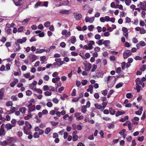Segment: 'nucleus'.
Returning <instances> with one entry per match:
<instances>
[{
  "label": "nucleus",
  "instance_id": "44",
  "mask_svg": "<svg viewBox=\"0 0 146 146\" xmlns=\"http://www.w3.org/2000/svg\"><path fill=\"white\" fill-rule=\"evenodd\" d=\"M50 24V22L49 21H48L44 23V25L45 27H49Z\"/></svg>",
  "mask_w": 146,
  "mask_h": 146
},
{
  "label": "nucleus",
  "instance_id": "42",
  "mask_svg": "<svg viewBox=\"0 0 146 146\" xmlns=\"http://www.w3.org/2000/svg\"><path fill=\"white\" fill-rule=\"evenodd\" d=\"M51 125L53 126H55L57 125L58 124V122H55L54 121H52L51 122Z\"/></svg>",
  "mask_w": 146,
  "mask_h": 146
},
{
  "label": "nucleus",
  "instance_id": "43",
  "mask_svg": "<svg viewBox=\"0 0 146 146\" xmlns=\"http://www.w3.org/2000/svg\"><path fill=\"white\" fill-rule=\"evenodd\" d=\"M131 0H125V3L127 5L129 6L131 3Z\"/></svg>",
  "mask_w": 146,
  "mask_h": 146
},
{
  "label": "nucleus",
  "instance_id": "36",
  "mask_svg": "<svg viewBox=\"0 0 146 146\" xmlns=\"http://www.w3.org/2000/svg\"><path fill=\"white\" fill-rule=\"evenodd\" d=\"M16 111V108L15 107H13V106H11L10 110V111L11 112V113H13L15 112V111Z\"/></svg>",
  "mask_w": 146,
  "mask_h": 146
},
{
  "label": "nucleus",
  "instance_id": "53",
  "mask_svg": "<svg viewBox=\"0 0 146 146\" xmlns=\"http://www.w3.org/2000/svg\"><path fill=\"white\" fill-rule=\"evenodd\" d=\"M32 94V92L29 90H28L26 92V94L27 96H29Z\"/></svg>",
  "mask_w": 146,
  "mask_h": 146
},
{
  "label": "nucleus",
  "instance_id": "3",
  "mask_svg": "<svg viewBox=\"0 0 146 146\" xmlns=\"http://www.w3.org/2000/svg\"><path fill=\"white\" fill-rule=\"evenodd\" d=\"M4 124L3 123L1 126V128H0V136H1L2 135H4L5 134V130L4 129V128L3 127V125H4Z\"/></svg>",
  "mask_w": 146,
  "mask_h": 146
},
{
  "label": "nucleus",
  "instance_id": "47",
  "mask_svg": "<svg viewBox=\"0 0 146 146\" xmlns=\"http://www.w3.org/2000/svg\"><path fill=\"white\" fill-rule=\"evenodd\" d=\"M33 137L35 138H38L39 137V135L37 132H35L33 135Z\"/></svg>",
  "mask_w": 146,
  "mask_h": 146
},
{
  "label": "nucleus",
  "instance_id": "63",
  "mask_svg": "<svg viewBox=\"0 0 146 146\" xmlns=\"http://www.w3.org/2000/svg\"><path fill=\"white\" fill-rule=\"evenodd\" d=\"M58 134L56 133H53L52 137L54 138H56L58 137Z\"/></svg>",
  "mask_w": 146,
  "mask_h": 146
},
{
  "label": "nucleus",
  "instance_id": "22",
  "mask_svg": "<svg viewBox=\"0 0 146 146\" xmlns=\"http://www.w3.org/2000/svg\"><path fill=\"white\" fill-rule=\"evenodd\" d=\"M87 106H83L82 108V111L83 113H85L86 112Z\"/></svg>",
  "mask_w": 146,
  "mask_h": 146
},
{
  "label": "nucleus",
  "instance_id": "29",
  "mask_svg": "<svg viewBox=\"0 0 146 146\" xmlns=\"http://www.w3.org/2000/svg\"><path fill=\"white\" fill-rule=\"evenodd\" d=\"M123 85V83L121 82H119L117 84L116 86V88H119L121 87Z\"/></svg>",
  "mask_w": 146,
  "mask_h": 146
},
{
  "label": "nucleus",
  "instance_id": "35",
  "mask_svg": "<svg viewBox=\"0 0 146 146\" xmlns=\"http://www.w3.org/2000/svg\"><path fill=\"white\" fill-rule=\"evenodd\" d=\"M88 83V81L86 80H82L81 82V83L82 85H85Z\"/></svg>",
  "mask_w": 146,
  "mask_h": 146
},
{
  "label": "nucleus",
  "instance_id": "41",
  "mask_svg": "<svg viewBox=\"0 0 146 146\" xmlns=\"http://www.w3.org/2000/svg\"><path fill=\"white\" fill-rule=\"evenodd\" d=\"M103 40V39L100 40L98 41H97L96 42V43L97 44H98L100 45H101L102 44H103L102 43V41Z\"/></svg>",
  "mask_w": 146,
  "mask_h": 146
},
{
  "label": "nucleus",
  "instance_id": "21",
  "mask_svg": "<svg viewBox=\"0 0 146 146\" xmlns=\"http://www.w3.org/2000/svg\"><path fill=\"white\" fill-rule=\"evenodd\" d=\"M51 130V129L50 127H48L46 128L45 130V133L46 134H48Z\"/></svg>",
  "mask_w": 146,
  "mask_h": 146
},
{
  "label": "nucleus",
  "instance_id": "61",
  "mask_svg": "<svg viewBox=\"0 0 146 146\" xmlns=\"http://www.w3.org/2000/svg\"><path fill=\"white\" fill-rule=\"evenodd\" d=\"M71 54L73 56H76L78 55V53L77 52L72 51L71 52Z\"/></svg>",
  "mask_w": 146,
  "mask_h": 146
},
{
  "label": "nucleus",
  "instance_id": "26",
  "mask_svg": "<svg viewBox=\"0 0 146 146\" xmlns=\"http://www.w3.org/2000/svg\"><path fill=\"white\" fill-rule=\"evenodd\" d=\"M0 144L2 145H8V142L6 141H4L2 142L1 141L0 143Z\"/></svg>",
  "mask_w": 146,
  "mask_h": 146
},
{
  "label": "nucleus",
  "instance_id": "2",
  "mask_svg": "<svg viewBox=\"0 0 146 146\" xmlns=\"http://www.w3.org/2000/svg\"><path fill=\"white\" fill-rule=\"evenodd\" d=\"M84 70L86 71H88L91 69L92 67V65L90 63L88 64L86 62V63H84Z\"/></svg>",
  "mask_w": 146,
  "mask_h": 146
},
{
  "label": "nucleus",
  "instance_id": "58",
  "mask_svg": "<svg viewBox=\"0 0 146 146\" xmlns=\"http://www.w3.org/2000/svg\"><path fill=\"white\" fill-rule=\"evenodd\" d=\"M102 93L104 96H106L107 94V90H105L102 92Z\"/></svg>",
  "mask_w": 146,
  "mask_h": 146
},
{
  "label": "nucleus",
  "instance_id": "27",
  "mask_svg": "<svg viewBox=\"0 0 146 146\" xmlns=\"http://www.w3.org/2000/svg\"><path fill=\"white\" fill-rule=\"evenodd\" d=\"M13 105V103L10 101L7 102L6 103V106L7 107H9L10 106H12Z\"/></svg>",
  "mask_w": 146,
  "mask_h": 146
},
{
  "label": "nucleus",
  "instance_id": "49",
  "mask_svg": "<svg viewBox=\"0 0 146 146\" xmlns=\"http://www.w3.org/2000/svg\"><path fill=\"white\" fill-rule=\"evenodd\" d=\"M144 139V137L142 136L141 137H138L137 140L140 141H142Z\"/></svg>",
  "mask_w": 146,
  "mask_h": 146
},
{
  "label": "nucleus",
  "instance_id": "38",
  "mask_svg": "<svg viewBox=\"0 0 146 146\" xmlns=\"http://www.w3.org/2000/svg\"><path fill=\"white\" fill-rule=\"evenodd\" d=\"M133 96L131 93H128L126 94V97L128 98H130L133 97Z\"/></svg>",
  "mask_w": 146,
  "mask_h": 146
},
{
  "label": "nucleus",
  "instance_id": "11",
  "mask_svg": "<svg viewBox=\"0 0 146 146\" xmlns=\"http://www.w3.org/2000/svg\"><path fill=\"white\" fill-rule=\"evenodd\" d=\"M27 40V38L25 37H24L22 39H19L17 41L20 43L22 44L25 42Z\"/></svg>",
  "mask_w": 146,
  "mask_h": 146
},
{
  "label": "nucleus",
  "instance_id": "50",
  "mask_svg": "<svg viewBox=\"0 0 146 146\" xmlns=\"http://www.w3.org/2000/svg\"><path fill=\"white\" fill-rule=\"evenodd\" d=\"M44 93L46 96H50L52 94L51 92L49 91L46 92Z\"/></svg>",
  "mask_w": 146,
  "mask_h": 146
},
{
  "label": "nucleus",
  "instance_id": "45",
  "mask_svg": "<svg viewBox=\"0 0 146 146\" xmlns=\"http://www.w3.org/2000/svg\"><path fill=\"white\" fill-rule=\"evenodd\" d=\"M140 32L141 34H144L146 33V31L144 28H142L141 29Z\"/></svg>",
  "mask_w": 146,
  "mask_h": 146
},
{
  "label": "nucleus",
  "instance_id": "64",
  "mask_svg": "<svg viewBox=\"0 0 146 146\" xmlns=\"http://www.w3.org/2000/svg\"><path fill=\"white\" fill-rule=\"evenodd\" d=\"M141 9L143 10L144 11H146V5L143 4L141 7H140Z\"/></svg>",
  "mask_w": 146,
  "mask_h": 146
},
{
  "label": "nucleus",
  "instance_id": "48",
  "mask_svg": "<svg viewBox=\"0 0 146 146\" xmlns=\"http://www.w3.org/2000/svg\"><path fill=\"white\" fill-rule=\"evenodd\" d=\"M18 124L19 125H22L24 123V121L23 120L19 121H17Z\"/></svg>",
  "mask_w": 146,
  "mask_h": 146
},
{
  "label": "nucleus",
  "instance_id": "56",
  "mask_svg": "<svg viewBox=\"0 0 146 146\" xmlns=\"http://www.w3.org/2000/svg\"><path fill=\"white\" fill-rule=\"evenodd\" d=\"M6 32L8 34H9L11 33V29L10 28H8L7 29H6Z\"/></svg>",
  "mask_w": 146,
  "mask_h": 146
},
{
  "label": "nucleus",
  "instance_id": "15",
  "mask_svg": "<svg viewBox=\"0 0 146 146\" xmlns=\"http://www.w3.org/2000/svg\"><path fill=\"white\" fill-rule=\"evenodd\" d=\"M70 3V2L68 0L65 1H63V3H61L60 5V6H61L62 5H66L69 4Z\"/></svg>",
  "mask_w": 146,
  "mask_h": 146
},
{
  "label": "nucleus",
  "instance_id": "62",
  "mask_svg": "<svg viewBox=\"0 0 146 146\" xmlns=\"http://www.w3.org/2000/svg\"><path fill=\"white\" fill-rule=\"evenodd\" d=\"M110 6L112 8H114L115 9L117 8V7L115 6V5L114 2H112L111 3Z\"/></svg>",
  "mask_w": 146,
  "mask_h": 146
},
{
  "label": "nucleus",
  "instance_id": "31",
  "mask_svg": "<svg viewBox=\"0 0 146 146\" xmlns=\"http://www.w3.org/2000/svg\"><path fill=\"white\" fill-rule=\"evenodd\" d=\"M141 88V86L138 85H136V89L137 92L139 93L140 92Z\"/></svg>",
  "mask_w": 146,
  "mask_h": 146
},
{
  "label": "nucleus",
  "instance_id": "34",
  "mask_svg": "<svg viewBox=\"0 0 146 146\" xmlns=\"http://www.w3.org/2000/svg\"><path fill=\"white\" fill-rule=\"evenodd\" d=\"M3 93V92H2L1 90H0V100H1L3 99L4 95Z\"/></svg>",
  "mask_w": 146,
  "mask_h": 146
},
{
  "label": "nucleus",
  "instance_id": "25",
  "mask_svg": "<svg viewBox=\"0 0 146 146\" xmlns=\"http://www.w3.org/2000/svg\"><path fill=\"white\" fill-rule=\"evenodd\" d=\"M45 51V49H42L39 50L38 49V50L35 51V53H40L44 52Z\"/></svg>",
  "mask_w": 146,
  "mask_h": 146
},
{
  "label": "nucleus",
  "instance_id": "28",
  "mask_svg": "<svg viewBox=\"0 0 146 146\" xmlns=\"http://www.w3.org/2000/svg\"><path fill=\"white\" fill-rule=\"evenodd\" d=\"M96 108L100 110L102 108V106L101 105H98V104H95Z\"/></svg>",
  "mask_w": 146,
  "mask_h": 146
},
{
  "label": "nucleus",
  "instance_id": "46",
  "mask_svg": "<svg viewBox=\"0 0 146 146\" xmlns=\"http://www.w3.org/2000/svg\"><path fill=\"white\" fill-rule=\"evenodd\" d=\"M126 130L125 129H123L122 130L119 132V133L121 135H123L125 131Z\"/></svg>",
  "mask_w": 146,
  "mask_h": 146
},
{
  "label": "nucleus",
  "instance_id": "8",
  "mask_svg": "<svg viewBox=\"0 0 146 146\" xmlns=\"http://www.w3.org/2000/svg\"><path fill=\"white\" fill-rule=\"evenodd\" d=\"M18 82V80L17 79H14L13 81L11 82L10 84V86L13 87Z\"/></svg>",
  "mask_w": 146,
  "mask_h": 146
},
{
  "label": "nucleus",
  "instance_id": "17",
  "mask_svg": "<svg viewBox=\"0 0 146 146\" xmlns=\"http://www.w3.org/2000/svg\"><path fill=\"white\" fill-rule=\"evenodd\" d=\"M30 19L29 18H27L25 19L22 21V23L23 25H25V24H27L29 21L30 20Z\"/></svg>",
  "mask_w": 146,
  "mask_h": 146
},
{
  "label": "nucleus",
  "instance_id": "9",
  "mask_svg": "<svg viewBox=\"0 0 146 146\" xmlns=\"http://www.w3.org/2000/svg\"><path fill=\"white\" fill-rule=\"evenodd\" d=\"M94 44L95 42L93 40H90L89 41V43L88 44V46L90 50L93 49L92 45H94Z\"/></svg>",
  "mask_w": 146,
  "mask_h": 146
},
{
  "label": "nucleus",
  "instance_id": "10",
  "mask_svg": "<svg viewBox=\"0 0 146 146\" xmlns=\"http://www.w3.org/2000/svg\"><path fill=\"white\" fill-rule=\"evenodd\" d=\"M15 126V125H12L9 123L5 125V127L7 129V130L11 129L13 127Z\"/></svg>",
  "mask_w": 146,
  "mask_h": 146
},
{
  "label": "nucleus",
  "instance_id": "33",
  "mask_svg": "<svg viewBox=\"0 0 146 146\" xmlns=\"http://www.w3.org/2000/svg\"><path fill=\"white\" fill-rule=\"evenodd\" d=\"M19 111L22 113H25L26 111L25 108L24 107L21 108H20Z\"/></svg>",
  "mask_w": 146,
  "mask_h": 146
},
{
  "label": "nucleus",
  "instance_id": "12",
  "mask_svg": "<svg viewBox=\"0 0 146 146\" xmlns=\"http://www.w3.org/2000/svg\"><path fill=\"white\" fill-rule=\"evenodd\" d=\"M136 82V85H141L143 82L141 80H140V78H137L135 80V81Z\"/></svg>",
  "mask_w": 146,
  "mask_h": 146
},
{
  "label": "nucleus",
  "instance_id": "24",
  "mask_svg": "<svg viewBox=\"0 0 146 146\" xmlns=\"http://www.w3.org/2000/svg\"><path fill=\"white\" fill-rule=\"evenodd\" d=\"M110 43V41L109 40H104L103 44H104L105 46H108V44H109Z\"/></svg>",
  "mask_w": 146,
  "mask_h": 146
},
{
  "label": "nucleus",
  "instance_id": "7",
  "mask_svg": "<svg viewBox=\"0 0 146 146\" xmlns=\"http://www.w3.org/2000/svg\"><path fill=\"white\" fill-rule=\"evenodd\" d=\"M29 57L30 60L32 62L36 60L37 58L36 56L34 54H31L29 56Z\"/></svg>",
  "mask_w": 146,
  "mask_h": 146
},
{
  "label": "nucleus",
  "instance_id": "16",
  "mask_svg": "<svg viewBox=\"0 0 146 146\" xmlns=\"http://www.w3.org/2000/svg\"><path fill=\"white\" fill-rule=\"evenodd\" d=\"M125 113V112H121L120 111H118L117 112L115 116L116 117H118L119 115H123Z\"/></svg>",
  "mask_w": 146,
  "mask_h": 146
},
{
  "label": "nucleus",
  "instance_id": "14",
  "mask_svg": "<svg viewBox=\"0 0 146 146\" xmlns=\"http://www.w3.org/2000/svg\"><path fill=\"white\" fill-rule=\"evenodd\" d=\"M39 6H43L42 4V3L40 1H38L35 5V8H37Z\"/></svg>",
  "mask_w": 146,
  "mask_h": 146
},
{
  "label": "nucleus",
  "instance_id": "19",
  "mask_svg": "<svg viewBox=\"0 0 146 146\" xmlns=\"http://www.w3.org/2000/svg\"><path fill=\"white\" fill-rule=\"evenodd\" d=\"M72 44H74L76 42V38L75 36H73L72 37V38L70 40Z\"/></svg>",
  "mask_w": 146,
  "mask_h": 146
},
{
  "label": "nucleus",
  "instance_id": "51",
  "mask_svg": "<svg viewBox=\"0 0 146 146\" xmlns=\"http://www.w3.org/2000/svg\"><path fill=\"white\" fill-rule=\"evenodd\" d=\"M68 97V96L66 94H63V96H61L60 98L62 100H65V98Z\"/></svg>",
  "mask_w": 146,
  "mask_h": 146
},
{
  "label": "nucleus",
  "instance_id": "1",
  "mask_svg": "<svg viewBox=\"0 0 146 146\" xmlns=\"http://www.w3.org/2000/svg\"><path fill=\"white\" fill-rule=\"evenodd\" d=\"M131 52L130 50H126V51L124 52L123 53V56L124 58H127L129 56L131 55Z\"/></svg>",
  "mask_w": 146,
  "mask_h": 146
},
{
  "label": "nucleus",
  "instance_id": "23",
  "mask_svg": "<svg viewBox=\"0 0 146 146\" xmlns=\"http://www.w3.org/2000/svg\"><path fill=\"white\" fill-rule=\"evenodd\" d=\"M109 111L110 114L112 115H114L115 112V111L112 108H109Z\"/></svg>",
  "mask_w": 146,
  "mask_h": 146
},
{
  "label": "nucleus",
  "instance_id": "54",
  "mask_svg": "<svg viewBox=\"0 0 146 146\" xmlns=\"http://www.w3.org/2000/svg\"><path fill=\"white\" fill-rule=\"evenodd\" d=\"M49 79V76L48 75H45L43 77V79L44 80L48 81Z\"/></svg>",
  "mask_w": 146,
  "mask_h": 146
},
{
  "label": "nucleus",
  "instance_id": "59",
  "mask_svg": "<svg viewBox=\"0 0 146 146\" xmlns=\"http://www.w3.org/2000/svg\"><path fill=\"white\" fill-rule=\"evenodd\" d=\"M36 39L35 38V36L32 37L29 40L31 42H32L33 41H36Z\"/></svg>",
  "mask_w": 146,
  "mask_h": 146
},
{
  "label": "nucleus",
  "instance_id": "40",
  "mask_svg": "<svg viewBox=\"0 0 146 146\" xmlns=\"http://www.w3.org/2000/svg\"><path fill=\"white\" fill-rule=\"evenodd\" d=\"M48 90L49 91H52L54 92L55 91V89L54 87H53L52 86H49Z\"/></svg>",
  "mask_w": 146,
  "mask_h": 146
},
{
  "label": "nucleus",
  "instance_id": "30",
  "mask_svg": "<svg viewBox=\"0 0 146 146\" xmlns=\"http://www.w3.org/2000/svg\"><path fill=\"white\" fill-rule=\"evenodd\" d=\"M32 115L31 114H29L27 116H25L24 117V119L26 120H28L32 117Z\"/></svg>",
  "mask_w": 146,
  "mask_h": 146
},
{
  "label": "nucleus",
  "instance_id": "6",
  "mask_svg": "<svg viewBox=\"0 0 146 146\" xmlns=\"http://www.w3.org/2000/svg\"><path fill=\"white\" fill-rule=\"evenodd\" d=\"M25 126L24 127H25V128L27 129L28 131H30V129L32 128V126L31 124H30L28 121H26L25 122Z\"/></svg>",
  "mask_w": 146,
  "mask_h": 146
},
{
  "label": "nucleus",
  "instance_id": "37",
  "mask_svg": "<svg viewBox=\"0 0 146 146\" xmlns=\"http://www.w3.org/2000/svg\"><path fill=\"white\" fill-rule=\"evenodd\" d=\"M94 27L92 25H91L88 26V29L90 31H92Z\"/></svg>",
  "mask_w": 146,
  "mask_h": 146
},
{
  "label": "nucleus",
  "instance_id": "39",
  "mask_svg": "<svg viewBox=\"0 0 146 146\" xmlns=\"http://www.w3.org/2000/svg\"><path fill=\"white\" fill-rule=\"evenodd\" d=\"M30 86L31 89L35 91L37 88L35 86L33 85L32 84H31L30 85Z\"/></svg>",
  "mask_w": 146,
  "mask_h": 146
},
{
  "label": "nucleus",
  "instance_id": "13",
  "mask_svg": "<svg viewBox=\"0 0 146 146\" xmlns=\"http://www.w3.org/2000/svg\"><path fill=\"white\" fill-rule=\"evenodd\" d=\"M69 12V10L62 9L60 11V13L63 14H68Z\"/></svg>",
  "mask_w": 146,
  "mask_h": 146
},
{
  "label": "nucleus",
  "instance_id": "20",
  "mask_svg": "<svg viewBox=\"0 0 146 146\" xmlns=\"http://www.w3.org/2000/svg\"><path fill=\"white\" fill-rule=\"evenodd\" d=\"M104 75V73L102 72L98 73L96 76L98 78H102Z\"/></svg>",
  "mask_w": 146,
  "mask_h": 146
},
{
  "label": "nucleus",
  "instance_id": "5",
  "mask_svg": "<svg viewBox=\"0 0 146 146\" xmlns=\"http://www.w3.org/2000/svg\"><path fill=\"white\" fill-rule=\"evenodd\" d=\"M7 141L8 142V144H11L15 142L16 141L15 138L9 137L8 139H7Z\"/></svg>",
  "mask_w": 146,
  "mask_h": 146
},
{
  "label": "nucleus",
  "instance_id": "60",
  "mask_svg": "<svg viewBox=\"0 0 146 146\" xmlns=\"http://www.w3.org/2000/svg\"><path fill=\"white\" fill-rule=\"evenodd\" d=\"M78 136L77 135H73V140L74 141H77L78 139Z\"/></svg>",
  "mask_w": 146,
  "mask_h": 146
},
{
  "label": "nucleus",
  "instance_id": "57",
  "mask_svg": "<svg viewBox=\"0 0 146 146\" xmlns=\"http://www.w3.org/2000/svg\"><path fill=\"white\" fill-rule=\"evenodd\" d=\"M80 98V97H79L77 98H74L72 99V101L74 102H76L78 101L79 100Z\"/></svg>",
  "mask_w": 146,
  "mask_h": 146
},
{
  "label": "nucleus",
  "instance_id": "18",
  "mask_svg": "<svg viewBox=\"0 0 146 146\" xmlns=\"http://www.w3.org/2000/svg\"><path fill=\"white\" fill-rule=\"evenodd\" d=\"M23 0H19L16 3L14 2L15 5L17 6H20L22 4V1Z\"/></svg>",
  "mask_w": 146,
  "mask_h": 146
},
{
  "label": "nucleus",
  "instance_id": "52",
  "mask_svg": "<svg viewBox=\"0 0 146 146\" xmlns=\"http://www.w3.org/2000/svg\"><path fill=\"white\" fill-rule=\"evenodd\" d=\"M24 76L27 78H29L30 77L29 73H27L24 74Z\"/></svg>",
  "mask_w": 146,
  "mask_h": 146
},
{
  "label": "nucleus",
  "instance_id": "55",
  "mask_svg": "<svg viewBox=\"0 0 146 146\" xmlns=\"http://www.w3.org/2000/svg\"><path fill=\"white\" fill-rule=\"evenodd\" d=\"M5 66H6V69L7 70H10L11 64L9 63L7 64Z\"/></svg>",
  "mask_w": 146,
  "mask_h": 146
},
{
  "label": "nucleus",
  "instance_id": "4",
  "mask_svg": "<svg viewBox=\"0 0 146 146\" xmlns=\"http://www.w3.org/2000/svg\"><path fill=\"white\" fill-rule=\"evenodd\" d=\"M74 18L76 20H78L82 17V16L80 13H74Z\"/></svg>",
  "mask_w": 146,
  "mask_h": 146
},
{
  "label": "nucleus",
  "instance_id": "32",
  "mask_svg": "<svg viewBox=\"0 0 146 146\" xmlns=\"http://www.w3.org/2000/svg\"><path fill=\"white\" fill-rule=\"evenodd\" d=\"M146 65H143V66H142L140 68V70L142 71H144L146 69Z\"/></svg>",
  "mask_w": 146,
  "mask_h": 146
}]
</instances>
